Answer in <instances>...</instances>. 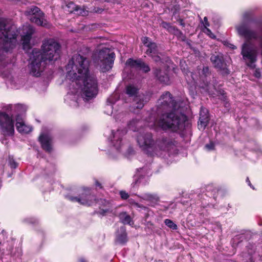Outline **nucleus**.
I'll return each mask as SVG.
<instances>
[{"mask_svg": "<svg viewBox=\"0 0 262 262\" xmlns=\"http://www.w3.org/2000/svg\"><path fill=\"white\" fill-rule=\"evenodd\" d=\"M42 147L47 151L50 152L51 149L52 138L48 134H41L39 138Z\"/></svg>", "mask_w": 262, "mask_h": 262, "instance_id": "obj_18", "label": "nucleus"}, {"mask_svg": "<svg viewBox=\"0 0 262 262\" xmlns=\"http://www.w3.org/2000/svg\"><path fill=\"white\" fill-rule=\"evenodd\" d=\"M95 62L100 66L102 72L110 70L114 63L115 54L107 48H102L95 55Z\"/></svg>", "mask_w": 262, "mask_h": 262, "instance_id": "obj_5", "label": "nucleus"}, {"mask_svg": "<svg viewBox=\"0 0 262 262\" xmlns=\"http://www.w3.org/2000/svg\"><path fill=\"white\" fill-rule=\"evenodd\" d=\"M142 42L146 47L148 48L146 50V54L147 55L155 54L157 53V45L155 42H153L151 40L147 37H143L142 38Z\"/></svg>", "mask_w": 262, "mask_h": 262, "instance_id": "obj_19", "label": "nucleus"}, {"mask_svg": "<svg viewBox=\"0 0 262 262\" xmlns=\"http://www.w3.org/2000/svg\"><path fill=\"white\" fill-rule=\"evenodd\" d=\"M203 32L212 38H214L215 37V35L212 33L211 30L208 28H204L203 30Z\"/></svg>", "mask_w": 262, "mask_h": 262, "instance_id": "obj_35", "label": "nucleus"}, {"mask_svg": "<svg viewBox=\"0 0 262 262\" xmlns=\"http://www.w3.org/2000/svg\"><path fill=\"white\" fill-rule=\"evenodd\" d=\"M141 198L143 200L151 202H157L159 199L158 195L156 193H146L143 194Z\"/></svg>", "mask_w": 262, "mask_h": 262, "instance_id": "obj_24", "label": "nucleus"}, {"mask_svg": "<svg viewBox=\"0 0 262 262\" xmlns=\"http://www.w3.org/2000/svg\"><path fill=\"white\" fill-rule=\"evenodd\" d=\"M179 105L174 101L171 94L166 92L158 101V110L159 112H164L156 120L151 117L146 121V125L151 128L163 130L171 129L173 131L183 126L187 119L185 115L179 110Z\"/></svg>", "mask_w": 262, "mask_h": 262, "instance_id": "obj_2", "label": "nucleus"}, {"mask_svg": "<svg viewBox=\"0 0 262 262\" xmlns=\"http://www.w3.org/2000/svg\"><path fill=\"white\" fill-rule=\"evenodd\" d=\"M204 26L205 27L204 28H207V27L209 26V23L208 21L207 17L204 18Z\"/></svg>", "mask_w": 262, "mask_h": 262, "instance_id": "obj_37", "label": "nucleus"}, {"mask_svg": "<svg viewBox=\"0 0 262 262\" xmlns=\"http://www.w3.org/2000/svg\"><path fill=\"white\" fill-rule=\"evenodd\" d=\"M119 218L122 223L125 224H131L132 219L129 215H127L125 212H122L120 214Z\"/></svg>", "mask_w": 262, "mask_h": 262, "instance_id": "obj_28", "label": "nucleus"}, {"mask_svg": "<svg viewBox=\"0 0 262 262\" xmlns=\"http://www.w3.org/2000/svg\"><path fill=\"white\" fill-rule=\"evenodd\" d=\"M142 125L141 121L137 119L132 120L128 124V126L129 129L133 131H138V128L141 127Z\"/></svg>", "mask_w": 262, "mask_h": 262, "instance_id": "obj_25", "label": "nucleus"}, {"mask_svg": "<svg viewBox=\"0 0 262 262\" xmlns=\"http://www.w3.org/2000/svg\"><path fill=\"white\" fill-rule=\"evenodd\" d=\"M10 165L12 168H15L17 167V164L14 161H10Z\"/></svg>", "mask_w": 262, "mask_h": 262, "instance_id": "obj_41", "label": "nucleus"}, {"mask_svg": "<svg viewBox=\"0 0 262 262\" xmlns=\"http://www.w3.org/2000/svg\"><path fill=\"white\" fill-rule=\"evenodd\" d=\"M125 133V131L118 130L116 132H112L113 139L112 141L114 144V149H112L111 156L112 158H117L120 155L121 141L120 138Z\"/></svg>", "mask_w": 262, "mask_h": 262, "instance_id": "obj_11", "label": "nucleus"}, {"mask_svg": "<svg viewBox=\"0 0 262 262\" xmlns=\"http://www.w3.org/2000/svg\"><path fill=\"white\" fill-rule=\"evenodd\" d=\"M254 75L257 78H259L260 77V73L258 70H255L254 72Z\"/></svg>", "mask_w": 262, "mask_h": 262, "instance_id": "obj_40", "label": "nucleus"}, {"mask_svg": "<svg viewBox=\"0 0 262 262\" xmlns=\"http://www.w3.org/2000/svg\"><path fill=\"white\" fill-rule=\"evenodd\" d=\"M0 130L5 135H13L14 133V121L12 114L0 111Z\"/></svg>", "mask_w": 262, "mask_h": 262, "instance_id": "obj_9", "label": "nucleus"}, {"mask_svg": "<svg viewBox=\"0 0 262 262\" xmlns=\"http://www.w3.org/2000/svg\"><path fill=\"white\" fill-rule=\"evenodd\" d=\"M102 11V9H97V10H95V12L96 13H101Z\"/></svg>", "mask_w": 262, "mask_h": 262, "instance_id": "obj_43", "label": "nucleus"}, {"mask_svg": "<svg viewBox=\"0 0 262 262\" xmlns=\"http://www.w3.org/2000/svg\"><path fill=\"white\" fill-rule=\"evenodd\" d=\"M25 15L32 23L38 26L47 28L50 26L47 20L45 19L43 13L37 7L32 6L28 8L25 11Z\"/></svg>", "mask_w": 262, "mask_h": 262, "instance_id": "obj_7", "label": "nucleus"}, {"mask_svg": "<svg viewBox=\"0 0 262 262\" xmlns=\"http://www.w3.org/2000/svg\"><path fill=\"white\" fill-rule=\"evenodd\" d=\"M189 74V75L191 76H192V73L190 72L188 74H187V75L188 76V74Z\"/></svg>", "mask_w": 262, "mask_h": 262, "instance_id": "obj_47", "label": "nucleus"}, {"mask_svg": "<svg viewBox=\"0 0 262 262\" xmlns=\"http://www.w3.org/2000/svg\"><path fill=\"white\" fill-rule=\"evenodd\" d=\"M161 25L163 28L167 29L169 32H171V33L175 32V31H176L175 28L174 27L171 26L169 24H168L166 22H165V21H163L161 23Z\"/></svg>", "mask_w": 262, "mask_h": 262, "instance_id": "obj_31", "label": "nucleus"}, {"mask_svg": "<svg viewBox=\"0 0 262 262\" xmlns=\"http://www.w3.org/2000/svg\"><path fill=\"white\" fill-rule=\"evenodd\" d=\"M30 73L34 76L38 77L43 70L45 61L42 59L40 50L37 49L32 50L30 54Z\"/></svg>", "mask_w": 262, "mask_h": 262, "instance_id": "obj_6", "label": "nucleus"}, {"mask_svg": "<svg viewBox=\"0 0 262 262\" xmlns=\"http://www.w3.org/2000/svg\"><path fill=\"white\" fill-rule=\"evenodd\" d=\"M229 45H230L229 47L232 48V49H234L236 48V47L235 46L233 45L230 44Z\"/></svg>", "mask_w": 262, "mask_h": 262, "instance_id": "obj_45", "label": "nucleus"}, {"mask_svg": "<svg viewBox=\"0 0 262 262\" xmlns=\"http://www.w3.org/2000/svg\"><path fill=\"white\" fill-rule=\"evenodd\" d=\"M96 185L100 186V184L98 182H97L96 183Z\"/></svg>", "mask_w": 262, "mask_h": 262, "instance_id": "obj_48", "label": "nucleus"}, {"mask_svg": "<svg viewBox=\"0 0 262 262\" xmlns=\"http://www.w3.org/2000/svg\"><path fill=\"white\" fill-rule=\"evenodd\" d=\"M141 96L136 97L134 100V105H135L134 107H136L138 109L142 108L144 106V101L141 99Z\"/></svg>", "mask_w": 262, "mask_h": 262, "instance_id": "obj_29", "label": "nucleus"}, {"mask_svg": "<svg viewBox=\"0 0 262 262\" xmlns=\"http://www.w3.org/2000/svg\"><path fill=\"white\" fill-rule=\"evenodd\" d=\"M134 205L137 208H143V209H144L145 210H146L147 209L146 207H144V206H143L142 205H140L138 203H134Z\"/></svg>", "mask_w": 262, "mask_h": 262, "instance_id": "obj_39", "label": "nucleus"}, {"mask_svg": "<svg viewBox=\"0 0 262 262\" xmlns=\"http://www.w3.org/2000/svg\"><path fill=\"white\" fill-rule=\"evenodd\" d=\"M236 29L240 36H243L247 40L257 37L256 33L250 30L245 23H241L237 25Z\"/></svg>", "mask_w": 262, "mask_h": 262, "instance_id": "obj_13", "label": "nucleus"}, {"mask_svg": "<svg viewBox=\"0 0 262 262\" xmlns=\"http://www.w3.org/2000/svg\"><path fill=\"white\" fill-rule=\"evenodd\" d=\"M154 74L161 82L165 84H169V77L165 72H162L161 70L156 69Z\"/></svg>", "mask_w": 262, "mask_h": 262, "instance_id": "obj_21", "label": "nucleus"}, {"mask_svg": "<svg viewBox=\"0 0 262 262\" xmlns=\"http://www.w3.org/2000/svg\"><path fill=\"white\" fill-rule=\"evenodd\" d=\"M24 34L21 36L22 45L24 50H28L30 48V41L34 29L31 26L27 25L24 27Z\"/></svg>", "mask_w": 262, "mask_h": 262, "instance_id": "obj_14", "label": "nucleus"}, {"mask_svg": "<svg viewBox=\"0 0 262 262\" xmlns=\"http://www.w3.org/2000/svg\"><path fill=\"white\" fill-rule=\"evenodd\" d=\"M27 106L26 105L18 104L14 105L9 104L5 106L3 108L4 110L8 113L14 112L16 113H22L27 110Z\"/></svg>", "mask_w": 262, "mask_h": 262, "instance_id": "obj_20", "label": "nucleus"}, {"mask_svg": "<svg viewBox=\"0 0 262 262\" xmlns=\"http://www.w3.org/2000/svg\"><path fill=\"white\" fill-rule=\"evenodd\" d=\"M137 140L140 147L144 150H148L153 143L151 134L144 132H140L139 135L137 136Z\"/></svg>", "mask_w": 262, "mask_h": 262, "instance_id": "obj_12", "label": "nucleus"}, {"mask_svg": "<svg viewBox=\"0 0 262 262\" xmlns=\"http://www.w3.org/2000/svg\"><path fill=\"white\" fill-rule=\"evenodd\" d=\"M40 52L45 62L56 61L60 57V46L54 39H46L42 41Z\"/></svg>", "mask_w": 262, "mask_h": 262, "instance_id": "obj_4", "label": "nucleus"}, {"mask_svg": "<svg viewBox=\"0 0 262 262\" xmlns=\"http://www.w3.org/2000/svg\"><path fill=\"white\" fill-rule=\"evenodd\" d=\"M120 230L121 234H117V241L121 244H123L127 241L126 234L124 227H121Z\"/></svg>", "mask_w": 262, "mask_h": 262, "instance_id": "obj_26", "label": "nucleus"}, {"mask_svg": "<svg viewBox=\"0 0 262 262\" xmlns=\"http://www.w3.org/2000/svg\"><path fill=\"white\" fill-rule=\"evenodd\" d=\"M126 94L130 96H134L137 94L138 89L133 85H129L126 87Z\"/></svg>", "mask_w": 262, "mask_h": 262, "instance_id": "obj_30", "label": "nucleus"}, {"mask_svg": "<svg viewBox=\"0 0 262 262\" xmlns=\"http://www.w3.org/2000/svg\"><path fill=\"white\" fill-rule=\"evenodd\" d=\"M164 223L165 225L168 226L169 228L172 229V230H176L177 229V225L173 222L172 221L169 220V219H166L164 221Z\"/></svg>", "mask_w": 262, "mask_h": 262, "instance_id": "obj_33", "label": "nucleus"}, {"mask_svg": "<svg viewBox=\"0 0 262 262\" xmlns=\"http://www.w3.org/2000/svg\"><path fill=\"white\" fill-rule=\"evenodd\" d=\"M4 76L6 78V83L9 85L11 88H18L17 86V79L11 73H9L8 75L4 74Z\"/></svg>", "mask_w": 262, "mask_h": 262, "instance_id": "obj_22", "label": "nucleus"}, {"mask_svg": "<svg viewBox=\"0 0 262 262\" xmlns=\"http://www.w3.org/2000/svg\"><path fill=\"white\" fill-rule=\"evenodd\" d=\"M15 125L17 131L21 134H28L32 130V127L26 124L23 117L19 115L16 117Z\"/></svg>", "mask_w": 262, "mask_h": 262, "instance_id": "obj_16", "label": "nucleus"}, {"mask_svg": "<svg viewBox=\"0 0 262 262\" xmlns=\"http://www.w3.org/2000/svg\"><path fill=\"white\" fill-rule=\"evenodd\" d=\"M18 32L17 27L5 18H0V66H3L5 53L17 44Z\"/></svg>", "mask_w": 262, "mask_h": 262, "instance_id": "obj_3", "label": "nucleus"}, {"mask_svg": "<svg viewBox=\"0 0 262 262\" xmlns=\"http://www.w3.org/2000/svg\"><path fill=\"white\" fill-rule=\"evenodd\" d=\"M75 13L77 15L85 16L88 14V11L84 8H81L77 6V8L75 9Z\"/></svg>", "mask_w": 262, "mask_h": 262, "instance_id": "obj_34", "label": "nucleus"}, {"mask_svg": "<svg viewBox=\"0 0 262 262\" xmlns=\"http://www.w3.org/2000/svg\"><path fill=\"white\" fill-rule=\"evenodd\" d=\"M126 66L132 68L142 70L145 72H148L150 71L148 66L141 60H134L129 58L126 61Z\"/></svg>", "mask_w": 262, "mask_h": 262, "instance_id": "obj_15", "label": "nucleus"}, {"mask_svg": "<svg viewBox=\"0 0 262 262\" xmlns=\"http://www.w3.org/2000/svg\"><path fill=\"white\" fill-rule=\"evenodd\" d=\"M67 198L72 202H77L79 204L88 206L92 205L95 200V197L88 191L81 193L78 197L68 196Z\"/></svg>", "mask_w": 262, "mask_h": 262, "instance_id": "obj_10", "label": "nucleus"}, {"mask_svg": "<svg viewBox=\"0 0 262 262\" xmlns=\"http://www.w3.org/2000/svg\"><path fill=\"white\" fill-rule=\"evenodd\" d=\"M209 122L208 112L206 108L201 107L200 113V118L198 122V128L200 130H204Z\"/></svg>", "mask_w": 262, "mask_h": 262, "instance_id": "obj_17", "label": "nucleus"}, {"mask_svg": "<svg viewBox=\"0 0 262 262\" xmlns=\"http://www.w3.org/2000/svg\"><path fill=\"white\" fill-rule=\"evenodd\" d=\"M79 262H86L83 259H80Z\"/></svg>", "mask_w": 262, "mask_h": 262, "instance_id": "obj_46", "label": "nucleus"}, {"mask_svg": "<svg viewBox=\"0 0 262 262\" xmlns=\"http://www.w3.org/2000/svg\"><path fill=\"white\" fill-rule=\"evenodd\" d=\"M153 55L154 54H151V56H152V57L154 58V60L156 62H158V61H159L160 60V58L159 56H154Z\"/></svg>", "mask_w": 262, "mask_h": 262, "instance_id": "obj_42", "label": "nucleus"}, {"mask_svg": "<svg viewBox=\"0 0 262 262\" xmlns=\"http://www.w3.org/2000/svg\"><path fill=\"white\" fill-rule=\"evenodd\" d=\"M205 70H208V68H206L205 69ZM204 70H205V69H204Z\"/></svg>", "mask_w": 262, "mask_h": 262, "instance_id": "obj_49", "label": "nucleus"}, {"mask_svg": "<svg viewBox=\"0 0 262 262\" xmlns=\"http://www.w3.org/2000/svg\"><path fill=\"white\" fill-rule=\"evenodd\" d=\"M214 147V144L212 143H210L206 145L205 147L209 150L212 149Z\"/></svg>", "mask_w": 262, "mask_h": 262, "instance_id": "obj_38", "label": "nucleus"}, {"mask_svg": "<svg viewBox=\"0 0 262 262\" xmlns=\"http://www.w3.org/2000/svg\"><path fill=\"white\" fill-rule=\"evenodd\" d=\"M246 181H247V182H248L249 186L251 187V184L248 178H247Z\"/></svg>", "mask_w": 262, "mask_h": 262, "instance_id": "obj_44", "label": "nucleus"}, {"mask_svg": "<svg viewBox=\"0 0 262 262\" xmlns=\"http://www.w3.org/2000/svg\"><path fill=\"white\" fill-rule=\"evenodd\" d=\"M241 54L247 65L252 68H255L254 62L256 60V50L249 41L245 42L243 46Z\"/></svg>", "mask_w": 262, "mask_h": 262, "instance_id": "obj_8", "label": "nucleus"}, {"mask_svg": "<svg viewBox=\"0 0 262 262\" xmlns=\"http://www.w3.org/2000/svg\"><path fill=\"white\" fill-rule=\"evenodd\" d=\"M171 146V144L169 143L166 141H163L160 142L158 144V148L160 150L162 151H168L169 149V147Z\"/></svg>", "mask_w": 262, "mask_h": 262, "instance_id": "obj_27", "label": "nucleus"}, {"mask_svg": "<svg viewBox=\"0 0 262 262\" xmlns=\"http://www.w3.org/2000/svg\"><path fill=\"white\" fill-rule=\"evenodd\" d=\"M77 6L72 2L68 3L66 6V11L69 13H75Z\"/></svg>", "mask_w": 262, "mask_h": 262, "instance_id": "obj_32", "label": "nucleus"}, {"mask_svg": "<svg viewBox=\"0 0 262 262\" xmlns=\"http://www.w3.org/2000/svg\"><path fill=\"white\" fill-rule=\"evenodd\" d=\"M120 194L123 199H127L129 196L128 193L124 191H121L120 192Z\"/></svg>", "mask_w": 262, "mask_h": 262, "instance_id": "obj_36", "label": "nucleus"}, {"mask_svg": "<svg viewBox=\"0 0 262 262\" xmlns=\"http://www.w3.org/2000/svg\"><path fill=\"white\" fill-rule=\"evenodd\" d=\"M89 62L84 57L74 55L66 67L67 77L78 86L76 91H72L66 96V101L73 107L78 106L79 94L85 101H89L96 96L98 93L97 81L89 71Z\"/></svg>", "mask_w": 262, "mask_h": 262, "instance_id": "obj_1", "label": "nucleus"}, {"mask_svg": "<svg viewBox=\"0 0 262 262\" xmlns=\"http://www.w3.org/2000/svg\"><path fill=\"white\" fill-rule=\"evenodd\" d=\"M210 59L215 67L221 69L223 67L224 62L222 56L213 55Z\"/></svg>", "mask_w": 262, "mask_h": 262, "instance_id": "obj_23", "label": "nucleus"}]
</instances>
